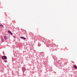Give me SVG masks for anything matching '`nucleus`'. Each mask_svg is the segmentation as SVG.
Masks as SVG:
<instances>
[{"label":"nucleus","mask_w":77,"mask_h":77,"mask_svg":"<svg viewBox=\"0 0 77 77\" xmlns=\"http://www.w3.org/2000/svg\"><path fill=\"white\" fill-rule=\"evenodd\" d=\"M2 59H7V57L6 56H3L2 57Z\"/></svg>","instance_id":"nucleus-1"},{"label":"nucleus","mask_w":77,"mask_h":77,"mask_svg":"<svg viewBox=\"0 0 77 77\" xmlns=\"http://www.w3.org/2000/svg\"><path fill=\"white\" fill-rule=\"evenodd\" d=\"M20 38H22V39H26V38L23 37H21Z\"/></svg>","instance_id":"nucleus-2"},{"label":"nucleus","mask_w":77,"mask_h":77,"mask_svg":"<svg viewBox=\"0 0 77 77\" xmlns=\"http://www.w3.org/2000/svg\"><path fill=\"white\" fill-rule=\"evenodd\" d=\"M74 68H75V69H77V66H74Z\"/></svg>","instance_id":"nucleus-3"},{"label":"nucleus","mask_w":77,"mask_h":77,"mask_svg":"<svg viewBox=\"0 0 77 77\" xmlns=\"http://www.w3.org/2000/svg\"><path fill=\"white\" fill-rule=\"evenodd\" d=\"M4 38H5V40H7V36H5L4 37Z\"/></svg>","instance_id":"nucleus-4"},{"label":"nucleus","mask_w":77,"mask_h":77,"mask_svg":"<svg viewBox=\"0 0 77 77\" xmlns=\"http://www.w3.org/2000/svg\"><path fill=\"white\" fill-rule=\"evenodd\" d=\"M0 27H1V28H2V27H3V25H2V24H1L0 25Z\"/></svg>","instance_id":"nucleus-5"},{"label":"nucleus","mask_w":77,"mask_h":77,"mask_svg":"<svg viewBox=\"0 0 77 77\" xmlns=\"http://www.w3.org/2000/svg\"><path fill=\"white\" fill-rule=\"evenodd\" d=\"M23 69H26V68H22V70H23Z\"/></svg>","instance_id":"nucleus-6"},{"label":"nucleus","mask_w":77,"mask_h":77,"mask_svg":"<svg viewBox=\"0 0 77 77\" xmlns=\"http://www.w3.org/2000/svg\"><path fill=\"white\" fill-rule=\"evenodd\" d=\"M10 32H11V31H10L9 30L8 31V33H11Z\"/></svg>","instance_id":"nucleus-7"},{"label":"nucleus","mask_w":77,"mask_h":77,"mask_svg":"<svg viewBox=\"0 0 77 77\" xmlns=\"http://www.w3.org/2000/svg\"><path fill=\"white\" fill-rule=\"evenodd\" d=\"M4 62H7V60H4Z\"/></svg>","instance_id":"nucleus-8"},{"label":"nucleus","mask_w":77,"mask_h":77,"mask_svg":"<svg viewBox=\"0 0 77 77\" xmlns=\"http://www.w3.org/2000/svg\"><path fill=\"white\" fill-rule=\"evenodd\" d=\"M10 34H11V35H12V32H10Z\"/></svg>","instance_id":"nucleus-9"}]
</instances>
